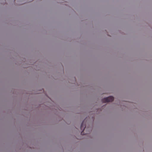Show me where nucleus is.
Listing matches in <instances>:
<instances>
[{
  "mask_svg": "<svg viewBox=\"0 0 152 152\" xmlns=\"http://www.w3.org/2000/svg\"><path fill=\"white\" fill-rule=\"evenodd\" d=\"M85 121H83L82 122L81 126H80V129L81 130H83V131L81 132V135H84L85 134H84V130L85 128L86 127L85 124L84 123Z\"/></svg>",
  "mask_w": 152,
  "mask_h": 152,
  "instance_id": "obj_2",
  "label": "nucleus"
},
{
  "mask_svg": "<svg viewBox=\"0 0 152 152\" xmlns=\"http://www.w3.org/2000/svg\"><path fill=\"white\" fill-rule=\"evenodd\" d=\"M114 98L112 96H110L104 98L102 99V101L104 103L112 102L114 100Z\"/></svg>",
  "mask_w": 152,
  "mask_h": 152,
  "instance_id": "obj_1",
  "label": "nucleus"
}]
</instances>
